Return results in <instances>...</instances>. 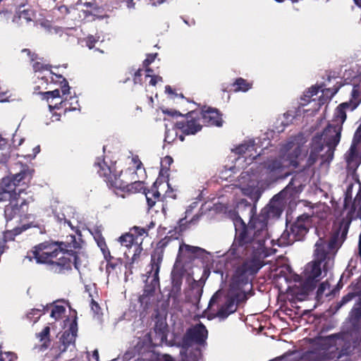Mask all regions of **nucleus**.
<instances>
[{
	"label": "nucleus",
	"instance_id": "nucleus-32",
	"mask_svg": "<svg viewBox=\"0 0 361 361\" xmlns=\"http://www.w3.org/2000/svg\"><path fill=\"white\" fill-rule=\"evenodd\" d=\"M49 326H46L42 332H40L39 334H38V337L39 338V340L41 341H44L49 334Z\"/></svg>",
	"mask_w": 361,
	"mask_h": 361
},
{
	"label": "nucleus",
	"instance_id": "nucleus-43",
	"mask_svg": "<svg viewBox=\"0 0 361 361\" xmlns=\"http://www.w3.org/2000/svg\"><path fill=\"white\" fill-rule=\"evenodd\" d=\"M160 361H173V360L171 356L168 355H164L160 359Z\"/></svg>",
	"mask_w": 361,
	"mask_h": 361
},
{
	"label": "nucleus",
	"instance_id": "nucleus-53",
	"mask_svg": "<svg viewBox=\"0 0 361 361\" xmlns=\"http://www.w3.org/2000/svg\"><path fill=\"white\" fill-rule=\"evenodd\" d=\"M350 300V298H347V297H345L343 298V302H346L349 301Z\"/></svg>",
	"mask_w": 361,
	"mask_h": 361
},
{
	"label": "nucleus",
	"instance_id": "nucleus-25",
	"mask_svg": "<svg viewBox=\"0 0 361 361\" xmlns=\"http://www.w3.org/2000/svg\"><path fill=\"white\" fill-rule=\"evenodd\" d=\"M34 17V13L32 11L30 10H23L20 12L19 18L21 20H25L26 22H30L32 20Z\"/></svg>",
	"mask_w": 361,
	"mask_h": 361
},
{
	"label": "nucleus",
	"instance_id": "nucleus-47",
	"mask_svg": "<svg viewBox=\"0 0 361 361\" xmlns=\"http://www.w3.org/2000/svg\"><path fill=\"white\" fill-rule=\"evenodd\" d=\"M165 92L168 94H173V90L169 85L166 86Z\"/></svg>",
	"mask_w": 361,
	"mask_h": 361
},
{
	"label": "nucleus",
	"instance_id": "nucleus-44",
	"mask_svg": "<svg viewBox=\"0 0 361 361\" xmlns=\"http://www.w3.org/2000/svg\"><path fill=\"white\" fill-rule=\"evenodd\" d=\"M92 310L95 312H97L99 310L98 304L95 302L94 300L92 301Z\"/></svg>",
	"mask_w": 361,
	"mask_h": 361
},
{
	"label": "nucleus",
	"instance_id": "nucleus-63",
	"mask_svg": "<svg viewBox=\"0 0 361 361\" xmlns=\"http://www.w3.org/2000/svg\"><path fill=\"white\" fill-rule=\"evenodd\" d=\"M22 141H23V140H20V142H19V143H18V145H21Z\"/></svg>",
	"mask_w": 361,
	"mask_h": 361
},
{
	"label": "nucleus",
	"instance_id": "nucleus-48",
	"mask_svg": "<svg viewBox=\"0 0 361 361\" xmlns=\"http://www.w3.org/2000/svg\"><path fill=\"white\" fill-rule=\"evenodd\" d=\"M193 204H194V206H192V205H191V206L190 207V208H189V209H188L186 210V212H185L186 215H188L189 214H190V213H191V212H192V209L193 207H196V204H196L195 202H194V203H193Z\"/></svg>",
	"mask_w": 361,
	"mask_h": 361
},
{
	"label": "nucleus",
	"instance_id": "nucleus-18",
	"mask_svg": "<svg viewBox=\"0 0 361 361\" xmlns=\"http://www.w3.org/2000/svg\"><path fill=\"white\" fill-rule=\"evenodd\" d=\"M74 317V320L70 324L69 329L66 330L61 337V341L63 345V351H65L66 348H68L70 345H73L74 347L75 337L77 336L78 331L75 315Z\"/></svg>",
	"mask_w": 361,
	"mask_h": 361
},
{
	"label": "nucleus",
	"instance_id": "nucleus-29",
	"mask_svg": "<svg viewBox=\"0 0 361 361\" xmlns=\"http://www.w3.org/2000/svg\"><path fill=\"white\" fill-rule=\"evenodd\" d=\"M16 358V355L10 352L0 353V361H6V360H8V361H13Z\"/></svg>",
	"mask_w": 361,
	"mask_h": 361
},
{
	"label": "nucleus",
	"instance_id": "nucleus-52",
	"mask_svg": "<svg viewBox=\"0 0 361 361\" xmlns=\"http://www.w3.org/2000/svg\"><path fill=\"white\" fill-rule=\"evenodd\" d=\"M23 53H26L27 54V56H30V51L28 50V49H23Z\"/></svg>",
	"mask_w": 361,
	"mask_h": 361
},
{
	"label": "nucleus",
	"instance_id": "nucleus-17",
	"mask_svg": "<svg viewBox=\"0 0 361 361\" xmlns=\"http://www.w3.org/2000/svg\"><path fill=\"white\" fill-rule=\"evenodd\" d=\"M200 121L208 126H216L220 127L222 126V118L216 109L207 108L202 111L200 115Z\"/></svg>",
	"mask_w": 361,
	"mask_h": 361
},
{
	"label": "nucleus",
	"instance_id": "nucleus-23",
	"mask_svg": "<svg viewBox=\"0 0 361 361\" xmlns=\"http://www.w3.org/2000/svg\"><path fill=\"white\" fill-rule=\"evenodd\" d=\"M135 239L133 233H126L119 238L121 244L126 247H131Z\"/></svg>",
	"mask_w": 361,
	"mask_h": 361
},
{
	"label": "nucleus",
	"instance_id": "nucleus-42",
	"mask_svg": "<svg viewBox=\"0 0 361 361\" xmlns=\"http://www.w3.org/2000/svg\"><path fill=\"white\" fill-rule=\"evenodd\" d=\"M134 230L137 233L138 235H142L145 233V231L144 228H138V227H135Z\"/></svg>",
	"mask_w": 361,
	"mask_h": 361
},
{
	"label": "nucleus",
	"instance_id": "nucleus-33",
	"mask_svg": "<svg viewBox=\"0 0 361 361\" xmlns=\"http://www.w3.org/2000/svg\"><path fill=\"white\" fill-rule=\"evenodd\" d=\"M162 112L164 114H167V115L173 116V117L182 116L180 113H179L178 111H177L176 110H173V109H162Z\"/></svg>",
	"mask_w": 361,
	"mask_h": 361
},
{
	"label": "nucleus",
	"instance_id": "nucleus-22",
	"mask_svg": "<svg viewBox=\"0 0 361 361\" xmlns=\"http://www.w3.org/2000/svg\"><path fill=\"white\" fill-rule=\"evenodd\" d=\"M145 197L149 207H152L155 204V200H159L160 193L157 191L156 188H153L151 191H148L145 193Z\"/></svg>",
	"mask_w": 361,
	"mask_h": 361
},
{
	"label": "nucleus",
	"instance_id": "nucleus-21",
	"mask_svg": "<svg viewBox=\"0 0 361 361\" xmlns=\"http://www.w3.org/2000/svg\"><path fill=\"white\" fill-rule=\"evenodd\" d=\"M233 86L235 87L234 89L235 92H247L252 88V83L240 78L235 81Z\"/></svg>",
	"mask_w": 361,
	"mask_h": 361
},
{
	"label": "nucleus",
	"instance_id": "nucleus-39",
	"mask_svg": "<svg viewBox=\"0 0 361 361\" xmlns=\"http://www.w3.org/2000/svg\"><path fill=\"white\" fill-rule=\"evenodd\" d=\"M158 334L159 338V343H162L166 339V335L164 330L160 329Z\"/></svg>",
	"mask_w": 361,
	"mask_h": 361
},
{
	"label": "nucleus",
	"instance_id": "nucleus-38",
	"mask_svg": "<svg viewBox=\"0 0 361 361\" xmlns=\"http://www.w3.org/2000/svg\"><path fill=\"white\" fill-rule=\"evenodd\" d=\"M40 151V147L39 146H36L35 147L33 148V154L31 155V154H28L27 155V157L31 159H34L36 155Z\"/></svg>",
	"mask_w": 361,
	"mask_h": 361
},
{
	"label": "nucleus",
	"instance_id": "nucleus-2",
	"mask_svg": "<svg viewBox=\"0 0 361 361\" xmlns=\"http://www.w3.org/2000/svg\"><path fill=\"white\" fill-rule=\"evenodd\" d=\"M307 137L302 133L290 137L281 144L278 157L269 159L260 171L254 173V166L241 173L235 188L244 195L257 202L262 192V183L269 184L283 176L288 169L297 168L300 161L306 157Z\"/></svg>",
	"mask_w": 361,
	"mask_h": 361
},
{
	"label": "nucleus",
	"instance_id": "nucleus-11",
	"mask_svg": "<svg viewBox=\"0 0 361 361\" xmlns=\"http://www.w3.org/2000/svg\"><path fill=\"white\" fill-rule=\"evenodd\" d=\"M259 139H250L244 141L233 149V152L238 154L236 159V164L240 165L245 161L246 164H250L253 160L262 154V150H259Z\"/></svg>",
	"mask_w": 361,
	"mask_h": 361
},
{
	"label": "nucleus",
	"instance_id": "nucleus-60",
	"mask_svg": "<svg viewBox=\"0 0 361 361\" xmlns=\"http://www.w3.org/2000/svg\"><path fill=\"white\" fill-rule=\"evenodd\" d=\"M197 219H198V217H196L195 219V217H194L191 221H194V220H195V221H197Z\"/></svg>",
	"mask_w": 361,
	"mask_h": 361
},
{
	"label": "nucleus",
	"instance_id": "nucleus-9",
	"mask_svg": "<svg viewBox=\"0 0 361 361\" xmlns=\"http://www.w3.org/2000/svg\"><path fill=\"white\" fill-rule=\"evenodd\" d=\"M207 336L208 331L202 323L189 328L182 340V361H198L201 357L200 346L204 345Z\"/></svg>",
	"mask_w": 361,
	"mask_h": 361
},
{
	"label": "nucleus",
	"instance_id": "nucleus-31",
	"mask_svg": "<svg viewBox=\"0 0 361 361\" xmlns=\"http://www.w3.org/2000/svg\"><path fill=\"white\" fill-rule=\"evenodd\" d=\"M72 257H73L75 267L78 270H79L82 266L85 267L86 265L85 263L84 264H82L81 258L84 257V255L80 256V255H77L73 256Z\"/></svg>",
	"mask_w": 361,
	"mask_h": 361
},
{
	"label": "nucleus",
	"instance_id": "nucleus-6",
	"mask_svg": "<svg viewBox=\"0 0 361 361\" xmlns=\"http://www.w3.org/2000/svg\"><path fill=\"white\" fill-rule=\"evenodd\" d=\"M33 68L36 73H38L37 78L44 80L46 84L49 83H61L63 84L61 85V90L59 89H56L52 91H48L42 93L43 99H47L49 103V108L50 111H51L54 109H60L61 107H65V111H75L78 109V100L74 97H71V99L75 100L76 106L73 107H68V104H69L68 101L66 98L60 101V102H54V101L56 99H60L61 92H62V97H64L67 94H70V87L65 78H63L61 75L55 74L51 71L47 66H45L41 63L36 62L33 64Z\"/></svg>",
	"mask_w": 361,
	"mask_h": 361
},
{
	"label": "nucleus",
	"instance_id": "nucleus-59",
	"mask_svg": "<svg viewBox=\"0 0 361 361\" xmlns=\"http://www.w3.org/2000/svg\"><path fill=\"white\" fill-rule=\"evenodd\" d=\"M275 1H277V2L281 3V2H283L284 0H275Z\"/></svg>",
	"mask_w": 361,
	"mask_h": 361
},
{
	"label": "nucleus",
	"instance_id": "nucleus-35",
	"mask_svg": "<svg viewBox=\"0 0 361 361\" xmlns=\"http://www.w3.org/2000/svg\"><path fill=\"white\" fill-rule=\"evenodd\" d=\"M133 162V166L137 169H140L142 166V162L137 157H133L131 160Z\"/></svg>",
	"mask_w": 361,
	"mask_h": 361
},
{
	"label": "nucleus",
	"instance_id": "nucleus-5",
	"mask_svg": "<svg viewBox=\"0 0 361 361\" xmlns=\"http://www.w3.org/2000/svg\"><path fill=\"white\" fill-rule=\"evenodd\" d=\"M335 240L319 237L315 243L314 260L308 263L303 271L302 279L307 288L314 287L316 283L326 276V272L334 265V258L331 252H334Z\"/></svg>",
	"mask_w": 361,
	"mask_h": 361
},
{
	"label": "nucleus",
	"instance_id": "nucleus-49",
	"mask_svg": "<svg viewBox=\"0 0 361 361\" xmlns=\"http://www.w3.org/2000/svg\"><path fill=\"white\" fill-rule=\"evenodd\" d=\"M13 232L16 235L19 234L21 232V229L20 228L15 227L13 228Z\"/></svg>",
	"mask_w": 361,
	"mask_h": 361
},
{
	"label": "nucleus",
	"instance_id": "nucleus-15",
	"mask_svg": "<svg viewBox=\"0 0 361 361\" xmlns=\"http://www.w3.org/2000/svg\"><path fill=\"white\" fill-rule=\"evenodd\" d=\"M172 287L169 294V300L175 308L180 307L183 299L181 294L182 277L178 274H172Z\"/></svg>",
	"mask_w": 361,
	"mask_h": 361
},
{
	"label": "nucleus",
	"instance_id": "nucleus-55",
	"mask_svg": "<svg viewBox=\"0 0 361 361\" xmlns=\"http://www.w3.org/2000/svg\"><path fill=\"white\" fill-rule=\"evenodd\" d=\"M292 184V181L289 183V185L286 188V192L290 190V185Z\"/></svg>",
	"mask_w": 361,
	"mask_h": 361
},
{
	"label": "nucleus",
	"instance_id": "nucleus-26",
	"mask_svg": "<svg viewBox=\"0 0 361 361\" xmlns=\"http://www.w3.org/2000/svg\"><path fill=\"white\" fill-rule=\"evenodd\" d=\"M41 310L39 309H32L28 314H27V318L32 321L33 323H35L37 322L38 319L41 316Z\"/></svg>",
	"mask_w": 361,
	"mask_h": 361
},
{
	"label": "nucleus",
	"instance_id": "nucleus-19",
	"mask_svg": "<svg viewBox=\"0 0 361 361\" xmlns=\"http://www.w3.org/2000/svg\"><path fill=\"white\" fill-rule=\"evenodd\" d=\"M206 251L199 247L191 246L182 243L179 246L178 257L187 255L188 257H198L202 255Z\"/></svg>",
	"mask_w": 361,
	"mask_h": 361
},
{
	"label": "nucleus",
	"instance_id": "nucleus-41",
	"mask_svg": "<svg viewBox=\"0 0 361 361\" xmlns=\"http://www.w3.org/2000/svg\"><path fill=\"white\" fill-rule=\"evenodd\" d=\"M172 162H173L172 158L169 156L165 157L161 161L162 164H168V165H170Z\"/></svg>",
	"mask_w": 361,
	"mask_h": 361
},
{
	"label": "nucleus",
	"instance_id": "nucleus-62",
	"mask_svg": "<svg viewBox=\"0 0 361 361\" xmlns=\"http://www.w3.org/2000/svg\"><path fill=\"white\" fill-rule=\"evenodd\" d=\"M56 120H59V118L58 116H56Z\"/></svg>",
	"mask_w": 361,
	"mask_h": 361
},
{
	"label": "nucleus",
	"instance_id": "nucleus-27",
	"mask_svg": "<svg viewBox=\"0 0 361 361\" xmlns=\"http://www.w3.org/2000/svg\"><path fill=\"white\" fill-rule=\"evenodd\" d=\"M138 0H126L127 6L128 8H133L135 7L136 1ZM166 0H149L150 4L152 6H157L164 3Z\"/></svg>",
	"mask_w": 361,
	"mask_h": 361
},
{
	"label": "nucleus",
	"instance_id": "nucleus-1",
	"mask_svg": "<svg viewBox=\"0 0 361 361\" xmlns=\"http://www.w3.org/2000/svg\"><path fill=\"white\" fill-rule=\"evenodd\" d=\"M282 212L281 205L275 200H272L263 208L260 214L250 220L249 226L245 231L237 234L235 238L226 253V259L233 257V259L243 258L247 256L245 262L249 261V264L256 258H259L261 254H266L260 257L262 267L264 265L263 259L274 254L278 246H287L297 241L292 232L283 231L280 238L275 243L270 240L268 231V223L271 219L279 218Z\"/></svg>",
	"mask_w": 361,
	"mask_h": 361
},
{
	"label": "nucleus",
	"instance_id": "nucleus-3",
	"mask_svg": "<svg viewBox=\"0 0 361 361\" xmlns=\"http://www.w3.org/2000/svg\"><path fill=\"white\" fill-rule=\"evenodd\" d=\"M266 254H261V257ZM259 256V257H261ZM262 268V262L260 258H256L249 264V261L238 267L231 279L228 296L224 300H221L220 291H217L209 301V307H212L215 304L218 305L219 309L216 312V317L221 320L225 319L231 314L235 312L237 309V302L245 300L246 293L251 288L250 283V276L256 274Z\"/></svg>",
	"mask_w": 361,
	"mask_h": 361
},
{
	"label": "nucleus",
	"instance_id": "nucleus-4",
	"mask_svg": "<svg viewBox=\"0 0 361 361\" xmlns=\"http://www.w3.org/2000/svg\"><path fill=\"white\" fill-rule=\"evenodd\" d=\"M13 170L16 171L14 175L3 178L0 182V202L6 200L10 201L4 210L8 227L9 221L13 220L16 224H18L21 219V213L24 212L23 207L26 204L25 198L20 195L34 172L32 169L20 161L15 164Z\"/></svg>",
	"mask_w": 361,
	"mask_h": 361
},
{
	"label": "nucleus",
	"instance_id": "nucleus-8",
	"mask_svg": "<svg viewBox=\"0 0 361 361\" xmlns=\"http://www.w3.org/2000/svg\"><path fill=\"white\" fill-rule=\"evenodd\" d=\"M94 166L97 169L99 175L104 177V180L111 187L122 190H130L133 186L137 190L142 188V183L136 180V173L134 169H129L124 173L121 172V174L117 175L112 172V169L102 158L97 159Z\"/></svg>",
	"mask_w": 361,
	"mask_h": 361
},
{
	"label": "nucleus",
	"instance_id": "nucleus-51",
	"mask_svg": "<svg viewBox=\"0 0 361 361\" xmlns=\"http://www.w3.org/2000/svg\"><path fill=\"white\" fill-rule=\"evenodd\" d=\"M355 4L361 8V0H354Z\"/></svg>",
	"mask_w": 361,
	"mask_h": 361
},
{
	"label": "nucleus",
	"instance_id": "nucleus-45",
	"mask_svg": "<svg viewBox=\"0 0 361 361\" xmlns=\"http://www.w3.org/2000/svg\"><path fill=\"white\" fill-rule=\"evenodd\" d=\"M157 82V78H156L154 76H152L149 84L152 86H154Z\"/></svg>",
	"mask_w": 361,
	"mask_h": 361
},
{
	"label": "nucleus",
	"instance_id": "nucleus-64",
	"mask_svg": "<svg viewBox=\"0 0 361 361\" xmlns=\"http://www.w3.org/2000/svg\"><path fill=\"white\" fill-rule=\"evenodd\" d=\"M146 71H147V72H150V71H152L149 68L147 69Z\"/></svg>",
	"mask_w": 361,
	"mask_h": 361
},
{
	"label": "nucleus",
	"instance_id": "nucleus-16",
	"mask_svg": "<svg viewBox=\"0 0 361 361\" xmlns=\"http://www.w3.org/2000/svg\"><path fill=\"white\" fill-rule=\"evenodd\" d=\"M310 226V217L307 214L299 216L290 228L292 236L296 240H301L307 234Z\"/></svg>",
	"mask_w": 361,
	"mask_h": 361
},
{
	"label": "nucleus",
	"instance_id": "nucleus-20",
	"mask_svg": "<svg viewBox=\"0 0 361 361\" xmlns=\"http://www.w3.org/2000/svg\"><path fill=\"white\" fill-rule=\"evenodd\" d=\"M94 238L97 241L98 246L100 247L104 258L106 260H109V258H111L110 252L105 243L104 238L101 236L100 233L99 231H96Z\"/></svg>",
	"mask_w": 361,
	"mask_h": 361
},
{
	"label": "nucleus",
	"instance_id": "nucleus-57",
	"mask_svg": "<svg viewBox=\"0 0 361 361\" xmlns=\"http://www.w3.org/2000/svg\"><path fill=\"white\" fill-rule=\"evenodd\" d=\"M136 255H137V254H136V253H135V254H134V255H133V261L135 260Z\"/></svg>",
	"mask_w": 361,
	"mask_h": 361
},
{
	"label": "nucleus",
	"instance_id": "nucleus-46",
	"mask_svg": "<svg viewBox=\"0 0 361 361\" xmlns=\"http://www.w3.org/2000/svg\"><path fill=\"white\" fill-rule=\"evenodd\" d=\"M92 357L95 359L96 361H99V353L97 350H94L93 351Z\"/></svg>",
	"mask_w": 361,
	"mask_h": 361
},
{
	"label": "nucleus",
	"instance_id": "nucleus-10",
	"mask_svg": "<svg viewBox=\"0 0 361 361\" xmlns=\"http://www.w3.org/2000/svg\"><path fill=\"white\" fill-rule=\"evenodd\" d=\"M322 91V87L312 86L304 92L301 97V102L298 108L289 109L282 116H280L275 123V130L278 133H281L284 130L285 128L293 123V120L298 119L302 115L307 113L310 109H305L307 104H312V113H315L320 108V103L317 102L315 99H311V97L317 94Z\"/></svg>",
	"mask_w": 361,
	"mask_h": 361
},
{
	"label": "nucleus",
	"instance_id": "nucleus-58",
	"mask_svg": "<svg viewBox=\"0 0 361 361\" xmlns=\"http://www.w3.org/2000/svg\"><path fill=\"white\" fill-rule=\"evenodd\" d=\"M136 250H139V252H140V251H141V249H140L137 245H136Z\"/></svg>",
	"mask_w": 361,
	"mask_h": 361
},
{
	"label": "nucleus",
	"instance_id": "nucleus-12",
	"mask_svg": "<svg viewBox=\"0 0 361 361\" xmlns=\"http://www.w3.org/2000/svg\"><path fill=\"white\" fill-rule=\"evenodd\" d=\"M163 259L161 252H156L152 255L151 263L146 271V285L150 286L149 290L152 291L159 286V273L160 264Z\"/></svg>",
	"mask_w": 361,
	"mask_h": 361
},
{
	"label": "nucleus",
	"instance_id": "nucleus-34",
	"mask_svg": "<svg viewBox=\"0 0 361 361\" xmlns=\"http://www.w3.org/2000/svg\"><path fill=\"white\" fill-rule=\"evenodd\" d=\"M156 56H157V54H149L147 56V59L143 62L144 66H147L150 63H152L154 61Z\"/></svg>",
	"mask_w": 361,
	"mask_h": 361
},
{
	"label": "nucleus",
	"instance_id": "nucleus-40",
	"mask_svg": "<svg viewBox=\"0 0 361 361\" xmlns=\"http://www.w3.org/2000/svg\"><path fill=\"white\" fill-rule=\"evenodd\" d=\"M49 31L51 34H54H54H60L61 32V30L59 27H50Z\"/></svg>",
	"mask_w": 361,
	"mask_h": 361
},
{
	"label": "nucleus",
	"instance_id": "nucleus-7",
	"mask_svg": "<svg viewBox=\"0 0 361 361\" xmlns=\"http://www.w3.org/2000/svg\"><path fill=\"white\" fill-rule=\"evenodd\" d=\"M63 243L44 242L35 247L32 251V256L37 263H47L56 266L55 271H61V269H68L72 259Z\"/></svg>",
	"mask_w": 361,
	"mask_h": 361
},
{
	"label": "nucleus",
	"instance_id": "nucleus-37",
	"mask_svg": "<svg viewBox=\"0 0 361 361\" xmlns=\"http://www.w3.org/2000/svg\"><path fill=\"white\" fill-rule=\"evenodd\" d=\"M326 288H329V285L327 282L321 283L318 288V293L322 294Z\"/></svg>",
	"mask_w": 361,
	"mask_h": 361
},
{
	"label": "nucleus",
	"instance_id": "nucleus-61",
	"mask_svg": "<svg viewBox=\"0 0 361 361\" xmlns=\"http://www.w3.org/2000/svg\"><path fill=\"white\" fill-rule=\"evenodd\" d=\"M67 223H68V224L70 226H71V222H70V221H68Z\"/></svg>",
	"mask_w": 361,
	"mask_h": 361
},
{
	"label": "nucleus",
	"instance_id": "nucleus-54",
	"mask_svg": "<svg viewBox=\"0 0 361 361\" xmlns=\"http://www.w3.org/2000/svg\"><path fill=\"white\" fill-rule=\"evenodd\" d=\"M156 78H157V82H162V78L160 76H154Z\"/></svg>",
	"mask_w": 361,
	"mask_h": 361
},
{
	"label": "nucleus",
	"instance_id": "nucleus-13",
	"mask_svg": "<svg viewBox=\"0 0 361 361\" xmlns=\"http://www.w3.org/2000/svg\"><path fill=\"white\" fill-rule=\"evenodd\" d=\"M361 142V132L355 131L351 146L345 154L348 167L350 170H355L360 164V158L357 152V145Z\"/></svg>",
	"mask_w": 361,
	"mask_h": 361
},
{
	"label": "nucleus",
	"instance_id": "nucleus-50",
	"mask_svg": "<svg viewBox=\"0 0 361 361\" xmlns=\"http://www.w3.org/2000/svg\"><path fill=\"white\" fill-rule=\"evenodd\" d=\"M359 252L361 257V233L360 235V239H359Z\"/></svg>",
	"mask_w": 361,
	"mask_h": 361
},
{
	"label": "nucleus",
	"instance_id": "nucleus-28",
	"mask_svg": "<svg viewBox=\"0 0 361 361\" xmlns=\"http://www.w3.org/2000/svg\"><path fill=\"white\" fill-rule=\"evenodd\" d=\"M99 37H96L94 35H89L85 39L86 46L89 49H92L95 45V43L99 41Z\"/></svg>",
	"mask_w": 361,
	"mask_h": 361
},
{
	"label": "nucleus",
	"instance_id": "nucleus-14",
	"mask_svg": "<svg viewBox=\"0 0 361 361\" xmlns=\"http://www.w3.org/2000/svg\"><path fill=\"white\" fill-rule=\"evenodd\" d=\"M176 127L180 129L186 135H194L202 129L200 117L197 116L196 112H190L187 116L186 122H178Z\"/></svg>",
	"mask_w": 361,
	"mask_h": 361
},
{
	"label": "nucleus",
	"instance_id": "nucleus-36",
	"mask_svg": "<svg viewBox=\"0 0 361 361\" xmlns=\"http://www.w3.org/2000/svg\"><path fill=\"white\" fill-rule=\"evenodd\" d=\"M174 140L173 135H170V130L167 128L166 126V135H165V141L170 143Z\"/></svg>",
	"mask_w": 361,
	"mask_h": 361
},
{
	"label": "nucleus",
	"instance_id": "nucleus-30",
	"mask_svg": "<svg viewBox=\"0 0 361 361\" xmlns=\"http://www.w3.org/2000/svg\"><path fill=\"white\" fill-rule=\"evenodd\" d=\"M350 316L355 319H358L361 317V307L355 305L351 310Z\"/></svg>",
	"mask_w": 361,
	"mask_h": 361
},
{
	"label": "nucleus",
	"instance_id": "nucleus-24",
	"mask_svg": "<svg viewBox=\"0 0 361 361\" xmlns=\"http://www.w3.org/2000/svg\"><path fill=\"white\" fill-rule=\"evenodd\" d=\"M66 311L65 307L61 305H56L53 307L51 312V317L57 320L62 317Z\"/></svg>",
	"mask_w": 361,
	"mask_h": 361
},
{
	"label": "nucleus",
	"instance_id": "nucleus-56",
	"mask_svg": "<svg viewBox=\"0 0 361 361\" xmlns=\"http://www.w3.org/2000/svg\"><path fill=\"white\" fill-rule=\"evenodd\" d=\"M137 75H140V71H138L135 73V78H134V80H135V81H136V77H137Z\"/></svg>",
	"mask_w": 361,
	"mask_h": 361
}]
</instances>
